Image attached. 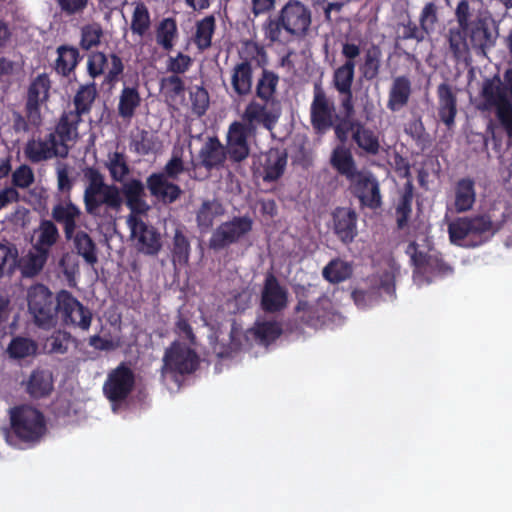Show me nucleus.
Masks as SVG:
<instances>
[{
    "mask_svg": "<svg viewBox=\"0 0 512 512\" xmlns=\"http://www.w3.org/2000/svg\"><path fill=\"white\" fill-rule=\"evenodd\" d=\"M457 27L449 29V48L456 59L465 57L472 49L485 56L495 45L497 34L493 31V20L488 13L474 11L468 0H461L455 9Z\"/></svg>",
    "mask_w": 512,
    "mask_h": 512,
    "instance_id": "obj_1",
    "label": "nucleus"
},
{
    "mask_svg": "<svg viewBox=\"0 0 512 512\" xmlns=\"http://www.w3.org/2000/svg\"><path fill=\"white\" fill-rule=\"evenodd\" d=\"M311 24V9L300 0H288L275 17H269L263 23L262 30L271 43H281L283 33L294 39L305 38Z\"/></svg>",
    "mask_w": 512,
    "mask_h": 512,
    "instance_id": "obj_2",
    "label": "nucleus"
},
{
    "mask_svg": "<svg viewBox=\"0 0 512 512\" xmlns=\"http://www.w3.org/2000/svg\"><path fill=\"white\" fill-rule=\"evenodd\" d=\"M85 177L88 180L83 194L85 212L94 219H113L123 205L120 188L105 183L103 174L96 168H88Z\"/></svg>",
    "mask_w": 512,
    "mask_h": 512,
    "instance_id": "obj_3",
    "label": "nucleus"
},
{
    "mask_svg": "<svg viewBox=\"0 0 512 512\" xmlns=\"http://www.w3.org/2000/svg\"><path fill=\"white\" fill-rule=\"evenodd\" d=\"M498 230L489 213L457 217L448 224L451 243L464 248H476L489 242Z\"/></svg>",
    "mask_w": 512,
    "mask_h": 512,
    "instance_id": "obj_4",
    "label": "nucleus"
},
{
    "mask_svg": "<svg viewBox=\"0 0 512 512\" xmlns=\"http://www.w3.org/2000/svg\"><path fill=\"white\" fill-rule=\"evenodd\" d=\"M10 431L8 438L33 447L41 442L47 433L45 415L39 409L21 404L9 409Z\"/></svg>",
    "mask_w": 512,
    "mask_h": 512,
    "instance_id": "obj_5",
    "label": "nucleus"
},
{
    "mask_svg": "<svg viewBox=\"0 0 512 512\" xmlns=\"http://www.w3.org/2000/svg\"><path fill=\"white\" fill-rule=\"evenodd\" d=\"M296 295L297 303L294 313L301 324L319 329L334 321L335 313L332 302L326 295L323 294L311 302L307 299L308 290L305 287L297 291Z\"/></svg>",
    "mask_w": 512,
    "mask_h": 512,
    "instance_id": "obj_6",
    "label": "nucleus"
},
{
    "mask_svg": "<svg viewBox=\"0 0 512 512\" xmlns=\"http://www.w3.org/2000/svg\"><path fill=\"white\" fill-rule=\"evenodd\" d=\"M28 311L34 323L40 328L55 325L57 317L56 296L44 284L32 285L27 291Z\"/></svg>",
    "mask_w": 512,
    "mask_h": 512,
    "instance_id": "obj_7",
    "label": "nucleus"
},
{
    "mask_svg": "<svg viewBox=\"0 0 512 512\" xmlns=\"http://www.w3.org/2000/svg\"><path fill=\"white\" fill-rule=\"evenodd\" d=\"M135 374L126 362L112 369L103 384V394L113 407L127 401L135 387Z\"/></svg>",
    "mask_w": 512,
    "mask_h": 512,
    "instance_id": "obj_8",
    "label": "nucleus"
},
{
    "mask_svg": "<svg viewBox=\"0 0 512 512\" xmlns=\"http://www.w3.org/2000/svg\"><path fill=\"white\" fill-rule=\"evenodd\" d=\"M253 229V220L250 216H234L231 220L222 222L209 239V248L219 251L238 243Z\"/></svg>",
    "mask_w": 512,
    "mask_h": 512,
    "instance_id": "obj_9",
    "label": "nucleus"
},
{
    "mask_svg": "<svg viewBox=\"0 0 512 512\" xmlns=\"http://www.w3.org/2000/svg\"><path fill=\"white\" fill-rule=\"evenodd\" d=\"M337 119L336 107L320 83L313 87V99L310 105V123L317 135L328 132Z\"/></svg>",
    "mask_w": 512,
    "mask_h": 512,
    "instance_id": "obj_10",
    "label": "nucleus"
},
{
    "mask_svg": "<svg viewBox=\"0 0 512 512\" xmlns=\"http://www.w3.org/2000/svg\"><path fill=\"white\" fill-rule=\"evenodd\" d=\"M57 315L64 325L87 331L92 322L91 310L84 306L73 294L65 289L60 290L56 295Z\"/></svg>",
    "mask_w": 512,
    "mask_h": 512,
    "instance_id": "obj_11",
    "label": "nucleus"
},
{
    "mask_svg": "<svg viewBox=\"0 0 512 512\" xmlns=\"http://www.w3.org/2000/svg\"><path fill=\"white\" fill-rule=\"evenodd\" d=\"M199 366V357L195 350L180 342H173L163 357V373L191 374Z\"/></svg>",
    "mask_w": 512,
    "mask_h": 512,
    "instance_id": "obj_12",
    "label": "nucleus"
},
{
    "mask_svg": "<svg viewBox=\"0 0 512 512\" xmlns=\"http://www.w3.org/2000/svg\"><path fill=\"white\" fill-rule=\"evenodd\" d=\"M350 191L359 200L361 207L371 210L381 208L383 201L380 184L371 171H361L349 180Z\"/></svg>",
    "mask_w": 512,
    "mask_h": 512,
    "instance_id": "obj_13",
    "label": "nucleus"
},
{
    "mask_svg": "<svg viewBox=\"0 0 512 512\" xmlns=\"http://www.w3.org/2000/svg\"><path fill=\"white\" fill-rule=\"evenodd\" d=\"M260 309L266 314L282 312L288 305V290L271 272L265 275L260 293Z\"/></svg>",
    "mask_w": 512,
    "mask_h": 512,
    "instance_id": "obj_14",
    "label": "nucleus"
},
{
    "mask_svg": "<svg viewBox=\"0 0 512 512\" xmlns=\"http://www.w3.org/2000/svg\"><path fill=\"white\" fill-rule=\"evenodd\" d=\"M128 223L132 235L137 241V250L144 255H157L162 248L161 235L157 229L132 215L129 216Z\"/></svg>",
    "mask_w": 512,
    "mask_h": 512,
    "instance_id": "obj_15",
    "label": "nucleus"
},
{
    "mask_svg": "<svg viewBox=\"0 0 512 512\" xmlns=\"http://www.w3.org/2000/svg\"><path fill=\"white\" fill-rule=\"evenodd\" d=\"M253 132L242 122L234 121L230 124L225 151L229 160L233 163H241L246 160L250 154L248 137Z\"/></svg>",
    "mask_w": 512,
    "mask_h": 512,
    "instance_id": "obj_16",
    "label": "nucleus"
},
{
    "mask_svg": "<svg viewBox=\"0 0 512 512\" xmlns=\"http://www.w3.org/2000/svg\"><path fill=\"white\" fill-rule=\"evenodd\" d=\"M146 188L153 199L165 206L175 203L183 194L178 184L156 172L146 178Z\"/></svg>",
    "mask_w": 512,
    "mask_h": 512,
    "instance_id": "obj_17",
    "label": "nucleus"
},
{
    "mask_svg": "<svg viewBox=\"0 0 512 512\" xmlns=\"http://www.w3.org/2000/svg\"><path fill=\"white\" fill-rule=\"evenodd\" d=\"M480 99L477 108L482 112L497 110L499 107H504L511 103L499 75H494L492 78H487L483 81Z\"/></svg>",
    "mask_w": 512,
    "mask_h": 512,
    "instance_id": "obj_18",
    "label": "nucleus"
},
{
    "mask_svg": "<svg viewBox=\"0 0 512 512\" xmlns=\"http://www.w3.org/2000/svg\"><path fill=\"white\" fill-rule=\"evenodd\" d=\"M61 151V148L56 143L55 135L50 133L47 134L44 139L32 138L28 140L24 147V155L32 163H40L54 157H67V155Z\"/></svg>",
    "mask_w": 512,
    "mask_h": 512,
    "instance_id": "obj_19",
    "label": "nucleus"
},
{
    "mask_svg": "<svg viewBox=\"0 0 512 512\" xmlns=\"http://www.w3.org/2000/svg\"><path fill=\"white\" fill-rule=\"evenodd\" d=\"M357 213L348 207H336L332 212V229L344 244H350L357 236Z\"/></svg>",
    "mask_w": 512,
    "mask_h": 512,
    "instance_id": "obj_20",
    "label": "nucleus"
},
{
    "mask_svg": "<svg viewBox=\"0 0 512 512\" xmlns=\"http://www.w3.org/2000/svg\"><path fill=\"white\" fill-rule=\"evenodd\" d=\"M82 122V118L71 111H64L59 117L55 129L50 134L55 135L56 143L61 148V152L67 156L69 154V143H73L78 139V127Z\"/></svg>",
    "mask_w": 512,
    "mask_h": 512,
    "instance_id": "obj_21",
    "label": "nucleus"
},
{
    "mask_svg": "<svg viewBox=\"0 0 512 512\" xmlns=\"http://www.w3.org/2000/svg\"><path fill=\"white\" fill-rule=\"evenodd\" d=\"M146 183L144 184L140 179L131 178L124 182L120 192L123 195L125 204L131 211L132 216L146 214L150 206L146 201Z\"/></svg>",
    "mask_w": 512,
    "mask_h": 512,
    "instance_id": "obj_22",
    "label": "nucleus"
},
{
    "mask_svg": "<svg viewBox=\"0 0 512 512\" xmlns=\"http://www.w3.org/2000/svg\"><path fill=\"white\" fill-rule=\"evenodd\" d=\"M268 105L251 101L244 110L242 123L252 132H255L257 125H262L267 130H272L278 121L279 113L269 110L267 108Z\"/></svg>",
    "mask_w": 512,
    "mask_h": 512,
    "instance_id": "obj_23",
    "label": "nucleus"
},
{
    "mask_svg": "<svg viewBox=\"0 0 512 512\" xmlns=\"http://www.w3.org/2000/svg\"><path fill=\"white\" fill-rule=\"evenodd\" d=\"M81 215L80 208L71 199L57 203L51 211L52 221L62 225L66 240H69L72 233L76 231Z\"/></svg>",
    "mask_w": 512,
    "mask_h": 512,
    "instance_id": "obj_24",
    "label": "nucleus"
},
{
    "mask_svg": "<svg viewBox=\"0 0 512 512\" xmlns=\"http://www.w3.org/2000/svg\"><path fill=\"white\" fill-rule=\"evenodd\" d=\"M438 98V117L446 126L447 130H452L455 126L457 115V96L453 87L443 82L437 87Z\"/></svg>",
    "mask_w": 512,
    "mask_h": 512,
    "instance_id": "obj_25",
    "label": "nucleus"
},
{
    "mask_svg": "<svg viewBox=\"0 0 512 512\" xmlns=\"http://www.w3.org/2000/svg\"><path fill=\"white\" fill-rule=\"evenodd\" d=\"M288 155L286 150L271 148L262 155L260 165L262 167V179L266 183L279 180L286 169Z\"/></svg>",
    "mask_w": 512,
    "mask_h": 512,
    "instance_id": "obj_26",
    "label": "nucleus"
},
{
    "mask_svg": "<svg viewBox=\"0 0 512 512\" xmlns=\"http://www.w3.org/2000/svg\"><path fill=\"white\" fill-rule=\"evenodd\" d=\"M227 157L225 147L222 145L219 138L216 136L209 137L198 153L199 162L193 165L195 168L201 166L211 171L223 167Z\"/></svg>",
    "mask_w": 512,
    "mask_h": 512,
    "instance_id": "obj_27",
    "label": "nucleus"
},
{
    "mask_svg": "<svg viewBox=\"0 0 512 512\" xmlns=\"http://www.w3.org/2000/svg\"><path fill=\"white\" fill-rule=\"evenodd\" d=\"M51 83L46 73L39 74L29 85L25 106L32 119L41 113L40 105L49 98Z\"/></svg>",
    "mask_w": 512,
    "mask_h": 512,
    "instance_id": "obj_28",
    "label": "nucleus"
},
{
    "mask_svg": "<svg viewBox=\"0 0 512 512\" xmlns=\"http://www.w3.org/2000/svg\"><path fill=\"white\" fill-rule=\"evenodd\" d=\"M394 291V282L388 275H386L378 280L375 279L374 285L368 289H355L352 292V298L358 307L366 308L371 306L374 302H377L382 292L391 295Z\"/></svg>",
    "mask_w": 512,
    "mask_h": 512,
    "instance_id": "obj_29",
    "label": "nucleus"
},
{
    "mask_svg": "<svg viewBox=\"0 0 512 512\" xmlns=\"http://www.w3.org/2000/svg\"><path fill=\"white\" fill-rule=\"evenodd\" d=\"M231 70V87L238 97H246L251 94L253 87V67L251 59L242 58Z\"/></svg>",
    "mask_w": 512,
    "mask_h": 512,
    "instance_id": "obj_30",
    "label": "nucleus"
},
{
    "mask_svg": "<svg viewBox=\"0 0 512 512\" xmlns=\"http://www.w3.org/2000/svg\"><path fill=\"white\" fill-rule=\"evenodd\" d=\"M412 94V84L405 76H397L393 79L388 92L387 108L391 112H398L409 103Z\"/></svg>",
    "mask_w": 512,
    "mask_h": 512,
    "instance_id": "obj_31",
    "label": "nucleus"
},
{
    "mask_svg": "<svg viewBox=\"0 0 512 512\" xmlns=\"http://www.w3.org/2000/svg\"><path fill=\"white\" fill-rule=\"evenodd\" d=\"M382 50L378 45L371 44L364 50L363 57L358 65L363 80L372 82L379 77L382 67Z\"/></svg>",
    "mask_w": 512,
    "mask_h": 512,
    "instance_id": "obj_32",
    "label": "nucleus"
},
{
    "mask_svg": "<svg viewBox=\"0 0 512 512\" xmlns=\"http://www.w3.org/2000/svg\"><path fill=\"white\" fill-rule=\"evenodd\" d=\"M352 139L367 155H377L380 151L378 135L363 123L355 121L350 124Z\"/></svg>",
    "mask_w": 512,
    "mask_h": 512,
    "instance_id": "obj_33",
    "label": "nucleus"
},
{
    "mask_svg": "<svg viewBox=\"0 0 512 512\" xmlns=\"http://www.w3.org/2000/svg\"><path fill=\"white\" fill-rule=\"evenodd\" d=\"M476 201L475 182L471 178L458 180L454 187V210L457 213L470 211Z\"/></svg>",
    "mask_w": 512,
    "mask_h": 512,
    "instance_id": "obj_34",
    "label": "nucleus"
},
{
    "mask_svg": "<svg viewBox=\"0 0 512 512\" xmlns=\"http://www.w3.org/2000/svg\"><path fill=\"white\" fill-rule=\"evenodd\" d=\"M53 375L44 369H35L31 372L27 385V393L34 399L49 396L53 390Z\"/></svg>",
    "mask_w": 512,
    "mask_h": 512,
    "instance_id": "obj_35",
    "label": "nucleus"
},
{
    "mask_svg": "<svg viewBox=\"0 0 512 512\" xmlns=\"http://www.w3.org/2000/svg\"><path fill=\"white\" fill-rule=\"evenodd\" d=\"M330 162L332 167L348 181L362 171L357 169L350 149L344 145H338L333 149Z\"/></svg>",
    "mask_w": 512,
    "mask_h": 512,
    "instance_id": "obj_36",
    "label": "nucleus"
},
{
    "mask_svg": "<svg viewBox=\"0 0 512 512\" xmlns=\"http://www.w3.org/2000/svg\"><path fill=\"white\" fill-rule=\"evenodd\" d=\"M68 241H72L76 254L82 257L88 265L93 266L98 262L97 245L87 232L75 231Z\"/></svg>",
    "mask_w": 512,
    "mask_h": 512,
    "instance_id": "obj_37",
    "label": "nucleus"
},
{
    "mask_svg": "<svg viewBox=\"0 0 512 512\" xmlns=\"http://www.w3.org/2000/svg\"><path fill=\"white\" fill-rule=\"evenodd\" d=\"M414 198V186L407 181L395 206V218L397 228L403 230L408 226L412 214V202Z\"/></svg>",
    "mask_w": 512,
    "mask_h": 512,
    "instance_id": "obj_38",
    "label": "nucleus"
},
{
    "mask_svg": "<svg viewBox=\"0 0 512 512\" xmlns=\"http://www.w3.org/2000/svg\"><path fill=\"white\" fill-rule=\"evenodd\" d=\"M20 266L17 246L7 240L0 242V279L10 278Z\"/></svg>",
    "mask_w": 512,
    "mask_h": 512,
    "instance_id": "obj_39",
    "label": "nucleus"
},
{
    "mask_svg": "<svg viewBox=\"0 0 512 512\" xmlns=\"http://www.w3.org/2000/svg\"><path fill=\"white\" fill-rule=\"evenodd\" d=\"M279 80L278 74L274 71L263 69L256 83V97L266 104L274 103Z\"/></svg>",
    "mask_w": 512,
    "mask_h": 512,
    "instance_id": "obj_40",
    "label": "nucleus"
},
{
    "mask_svg": "<svg viewBox=\"0 0 512 512\" xmlns=\"http://www.w3.org/2000/svg\"><path fill=\"white\" fill-rule=\"evenodd\" d=\"M224 213L225 209L218 200H204L196 213V222L199 230L206 232L211 229L215 218L222 216Z\"/></svg>",
    "mask_w": 512,
    "mask_h": 512,
    "instance_id": "obj_41",
    "label": "nucleus"
},
{
    "mask_svg": "<svg viewBox=\"0 0 512 512\" xmlns=\"http://www.w3.org/2000/svg\"><path fill=\"white\" fill-rule=\"evenodd\" d=\"M58 57L54 63L57 74L68 77L78 65L80 54L77 48L61 45L57 48Z\"/></svg>",
    "mask_w": 512,
    "mask_h": 512,
    "instance_id": "obj_42",
    "label": "nucleus"
},
{
    "mask_svg": "<svg viewBox=\"0 0 512 512\" xmlns=\"http://www.w3.org/2000/svg\"><path fill=\"white\" fill-rule=\"evenodd\" d=\"M97 97V88L94 82L81 85L73 98L74 110H70L77 116L89 114Z\"/></svg>",
    "mask_w": 512,
    "mask_h": 512,
    "instance_id": "obj_43",
    "label": "nucleus"
},
{
    "mask_svg": "<svg viewBox=\"0 0 512 512\" xmlns=\"http://www.w3.org/2000/svg\"><path fill=\"white\" fill-rule=\"evenodd\" d=\"M36 243L33 248L44 249L50 253L51 248L58 242L60 238L59 230L52 220L42 219L37 229Z\"/></svg>",
    "mask_w": 512,
    "mask_h": 512,
    "instance_id": "obj_44",
    "label": "nucleus"
},
{
    "mask_svg": "<svg viewBox=\"0 0 512 512\" xmlns=\"http://www.w3.org/2000/svg\"><path fill=\"white\" fill-rule=\"evenodd\" d=\"M178 26L173 17L163 18L156 27V42L165 51H171L178 38Z\"/></svg>",
    "mask_w": 512,
    "mask_h": 512,
    "instance_id": "obj_45",
    "label": "nucleus"
},
{
    "mask_svg": "<svg viewBox=\"0 0 512 512\" xmlns=\"http://www.w3.org/2000/svg\"><path fill=\"white\" fill-rule=\"evenodd\" d=\"M141 96L136 87L125 86L119 96L118 115L123 119H132L141 104Z\"/></svg>",
    "mask_w": 512,
    "mask_h": 512,
    "instance_id": "obj_46",
    "label": "nucleus"
},
{
    "mask_svg": "<svg viewBox=\"0 0 512 512\" xmlns=\"http://www.w3.org/2000/svg\"><path fill=\"white\" fill-rule=\"evenodd\" d=\"M216 29V19L214 15L205 16L196 22V31L193 41L198 50L205 51L212 45V37Z\"/></svg>",
    "mask_w": 512,
    "mask_h": 512,
    "instance_id": "obj_47",
    "label": "nucleus"
},
{
    "mask_svg": "<svg viewBox=\"0 0 512 512\" xmlns=\"http://www.w3.org/2000/svg\"><path fill=\"white\" fill-rule=\"evenodd\" d=\"M38 350L37 343L28 337L15 336L7 346L6 353L10 359L22 360L36 355Z\"/></svg>",
    "mask_w": 512,
    "mask_h": 512,
    "instance_id": "obj_48",
    "label": "nucleus"
},
{
    "mask_svg": "<svg viewBox=\"0 0 512 512\" xmlns=\"http://www.w3.org/2000/svg\"><path fill=\"white\" fill-rule=\"evenodd\" d=\"M191 245L188 237L185 235L183 228L177 227L172 239V261L176 265L186 266L189 263Z\"/></svg>",
    "mask_w": 512,
    "mask_h": 512,
    "instance_id": "obj_49",
    "label": "nucleus"
},
{
    "mask_svg": "<svg viewBox=\"0 0 512 512\" xmlns=\"http://www.w3.org/2000/svg\"><path fill=\"white\" fill-rule=\"evenodd\" d=\"M351 265L339 258L332 259L322 270L325 280L332 284L341 283L349 279L352 275Z\"/></svg>",
    "mask_w": 512,
    "mask_h": 512,
    "instance_id": "obj_50",
    "label": "nucleus"
},
{
    "mask_svg": "<svg viewBox=\"0 0 512 512\" xmlns=\"http://www.w3.org/2000/svg\"><path fill=\"white\" fill-rule=\"evenodd\" d=\"M355 77V66L344 62L333 72L332 83L339 94H350Z\"/></svg>",
    "mask_w": 512,
    "mask_h": 512,
    "instance_id": "obj_51",
    "label": "nucleus"
},
{
    "mask_svg": "<svg viewBox=\"0 0 512 512\" xmlns=\"http://www.w3.org/2000/svg\"><path fill=\"white\" fill-rule=\"evenodd\" d=\"M151 16L147 6L143 2L136 4L130 23V30L133 34L144 37L151 28Z\"/></svg>",
    "mask_w": 512,
    "mask_h": 512,
    "instance_id": "obj_52",
    "label": "nucleus"
},
{
    "mask_svg": "<svg viewBox=\"0 0 512 512\" xmlns=\"http://www.w3.org/2000/svg\"><path fill=\"white\" fill-rule=\"evenodd\" d=\"M251 332L261 344L268 345L281 336L282 327L277 321H262L256 322Z\"/></svg>",
    "mask_w": 512,
    "mask_h": 512,
    "instance_id": "obj_53",
    "label": "nucleus"
},
{
    "mask_svg": "<svg viewBox=\"0 0 512 512\" xmlns=\"http://www.w3.org/2000/svg\"><path fill=\"white\" fill-rule=\"evenodd\" d=\"M34 250L35 252H30L27 255L21 267V272L25 277H34L38 275L49 258L50 253H48V251L39 248H34Z\"/></svg>",
    "mask_w": 512,
    "mask_h": 512,
    "instance_id": "obj_54",
    "label": "nucleus"
},
{
    "mask_svg": "<svg viewBox=\"0 0 512 512\" xmlns=\"http://www.w3.org/2000/svg\"><path fill=\"white\" fill-rule=\"evenodd\" d=\"M106 167L113 181L122 183L125 177L130 173V168L126 156L121 152L109 154Z\"/></svg>",
    "mask_w": 512,
    "mask_h": 512,
    "instance_id": "obj_55",
    "label": "nucleus"
},
{
    "mask_svg": "<svg viewBox=\"0 0 512 512\" xmlns=\"http://www.w3.org/2000/svg\"><path fill=\"white\" fill-rule=\"evenodd\" d=\"M25 115L19 111L12 112V129L15 133H27L31 128H39L42 125V114L38 113V117L32 119L28 113L27 107H24Z\"/></svg>",
    "mask_w": 512,
    "mask_h": 512,
    "instance_id": "obj_56",
    "label": "nucleus"
},
{
    "mask_svg": "<svg viewBox=\"0 0 512 512\" xmlns=\"http://www.w3.org/2000/svg\"><path fill=\"white\" fill-rule=\"evenodd\" d=\"M103 29L99 23L86 24L81 28L79 45L83 50H90L101 43Z\"/></svg>",
    "mask_w": 512,
    "mask_h": 512,
    "instance_id": "obj_57",
    "label": "nucleus"
},
{
    "mask_svg": "<svg viewBox=\"0 0 512 512\" xmlns=\"http://www.w3.org/2000/svg\"><path fill=\"white\" fill-rule=\"evenodd\" d=\"M185 170L183 150L182 148H174L172 150L171 158L167 161L163 170L157 173L163 174L165 177L175 181L182 173L185 172Z\"/></svg>",
    "mask_w": 512,
    "mask_h": 512,
    "instance_id": "obj_58",
    "label": "nucleus"
},
{
    "mask_svg": "<svg viewBox=\"0 0 512 512\" xmlns=\"http://www.w3.org/2000/svg\"><path fill=\"white\" fill-rule=\"evenodd\" d=\"M71 342L70 333L62 330H57L47 338L45 348L51 354H65L68 351Z\"/></svg>",
    "mask_w": 512,
    "mask_h": 512,
    "instance_id": "obj_59",
    "label": "nucleus"
},
{
    "mask_svg": "<svg viewBox=\"0 0 512 512\" xmlns=\"http://www.w3.org/2000/svg\"><path fill=\"white\" fill-rule=\"evenodd\" d=\"M193 59L182 52H178L176 56H169L166 62L167 71L174 75L186 73L192 66Z\"/></svg>",
    "mask_w": 512,
    "mask_h": 512,
    "instance_id": "obj_60",
    "label": "nucleus"
},
{
    "mask_svg": "<svg viewBox=\"0 0 512 512\" xmlns=\"http://www.w3.org/2000/svg\"><path fill=\"white\" fill-rule=\"evenodd\" d=\"M405 252L410 256L415 272L423 274L431 255L419 251L418 244L415 241L408 244Z\"/></svg>",
    "mask_w": 512,
    "mask_h": 512,
    "instance_id": "obj_61",
    "label": "nucleus"
},
{
    "mask_svg": "<svg viewBox=\"0 0 512 512\" xmlns=\"http://www.w3.org/2000/svg\"><path fill=\"white\" fill-rule=\"evenodd\" d=\"M35 176L30 166L26 164L20 165L12 173V184L17 188L25 189L34 183Z\"/></svg>",
    "mask_w": 512,
    "mask_h": 512,
    "instance_id": "obj_62",
    "label": "nucleus"
},
{
    "mask_svg": "<svg viewBox=\"0 0 512 512\" xmlns=\"http://www.w3.org/2000/svg\"><path fill=\"white\" fill-rule=\"evenodd\" d=\"M438 22V7L434 2H428L423 7L420 17L419 23L422 26L424 31L432 32L434 30L435 24Z\"/></svg>",
    "mask_w": 512,
    "mask_h": 512,
    "instance_id": "obj_63",
    "label": "nucleus"
},
{
    "mask_svg": "<svg viewBox=\"0 0 512 512\" xmlns=\"http://www.w3.org/2000/svg\"><path fill=\"white\" fill-rule=\"evenodd\" d=\"M107 65V57L103 52H93L89 55L87 61V71L93 79L104 73Z\"/></svg>",
    "mask_w": 512,
    "mask_h": 512,
    "instance_id": "obj_64",
    "label": "nucleus"
}]
</instances>
